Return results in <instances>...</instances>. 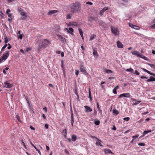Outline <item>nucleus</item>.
<instances>
[{"label":"nucleus","mask_w":155,"mask_h":155,"mask_svg":"<svg viewBox=\"0 0 155 155\" xmlns=\"http://www.w3.org/2000/svg\"><path fill=\"white\" fill-rule=\"evenodd\" d=\"M81 5L78 2L72 3L70 6V11L72 15L74 13H78L81 10Z\"/></svg>","instance_id":"obj_1"},{"label":"nucleus","mask_w":155,"mask_h":155,"mask_svg":"<svg viewBox=\"0 0 155 155\" xmlns=\"http://www.w3.org/2000/svg\"><path fill=\"white\" fill-rule=\"evenodd\" d=\"M132 100L133 101H136V102L134 103L133 104V105H137L139 103H140L141 102V101H137L136 100V99H133V98H132Z\"/></svg>","instance_id":"obj_18"},{"label":"nucleus","mask_w":155,"mask_h":155,"mask_svg":"<svg viewBox=\"0 0 155 155\" xmlns=\"http://www.w3.org/2000/svg\"><path fill=\"white\" fill-rule=\"evenodd\" d=\"M133 28L136 30H139L140 29V27L134 25V27Z\"/></svg>","instance_id":"obj_40"},{"label":"nucleus","mask_w":155,"mask_h":155,"mask_svg":"<svg viewBox=\"0 0 155 155\" xmlns=\"http://www.w3.org/2000/svg\"><path fill=\"white\" fill-rule=\"evenodd\" d=\"M131 53L132 54L137 55L138 57H140L141 54H140L139 52L136 51H134L133 52H131Z\"/></svg>","instance_id":"obj_13"},{"label":"nucleus","mask_w":155,"mask_h":155,"mask_svg":"<svg viewBox=\"0 0 155 155\" xmlns=\"http://www.w3.org/2000/svg\"><path fill=\"white\" fill-rule=\"evenodd\" d=\"M143 119H140V120H139L138 121V122L139 123H140L142 122L143 121Z\"/></svg>","instance_id":"obj_63"},{"label":"nucleus","mask_w":155,"mask_h":155,"mask_svg":"<svg viewBox=\"0 0 155 155\" xmlns=\"http://www.w3.org/2000/svg\"><path fill=\"white\" fill-rule=\"evenodd\" d=\"M113 93H114V94H117V92L116 89V88H114L113 91Z\"/></svg>","instance_id":"obj_44"},{"label":"nucleus","mask_w":155,"mask_h":155,"mask_svg":"<svg viewBox=\"0 0 155 155\" xmlns=\"http://www.w3.org/2000/svg\"><path fill=\"white\" fill-rule=\"evenodd\" d=\"M113 113L116 115H117L119 114V112L116 109H114L113 110Z\"/></svg>","instance_id":"obj_27"},{"label":"nucleus","mask_w":155,"mask_h":155,"mask_svg":"<svg viewBox=\"0 0 155 155\" xmlns=\"http://www.w3.org/2000/svg\"><path fill=\"white\" fill-rule=\"evenodd\" d=\"M108 9L107 7H105L104 8L100 11V15H102L104 12Z\"/></svg>","instance_id":"obj_11"},{"label":"nucleus","mask_w":155,"mask_h":155,"mask_svg":"<svg viewBox=\"0 0 155 155\" xmlns=\"http://www.w3.org/2000/svg\"><path fill=\"white\" fill-rule=\"evenodd\" d=\"M64 152H65V153L67 154H69V152L68 151V150L66 149H64Z\"/></svg>","instance_id":"obj_47"},{"label":"nucleus","mask_w":155,"mask_h":155,"mask_svg":"<svg viewBox=\"0 0 155 155\" xmlns=\"http://www.w3.org/2000/svg\"><path fill=\"white\" fill-rule=\"evenodd\" d=\"M80 70L83 74L85 75H87L88 73L86 71V68L85 67L83 63H81L80 65Z\"/></svg>","instance_id":"obj_3"},{"label":"nucleus","mask_w":155,"mask_h":155,"mask_svg":"<svg viewBox=\"0 0 155 155\" xmlns=\"http://www.w3.org/2000/svg\"><path fill=\"white\" fill-rule=\"evenodd\" d=\"M97 114V111L96 110H95L94 112V115H96Z\"/></svg>","instance_id":"obj_64"},{"label":"nucleus","mask_w":155,"mask_h":155,"mask_svg":"<svg viewBox=\"0 0 155 155\" xmlns=\"http://www.w3.org/2000/svg\"><path fill=\"white\" fill-rule=\"evenodd\" d=\"M95 124L96 125H99L100 123V121L99 120H96L94 122Z\"/></svg>","instance_id":"obj_34"},{"label":"nucleus","mask_w":155,"mask_h":155,"mask_svg":"<svg viewBox=\"0 0 155 155\" xmlns=\"http://www.w3.org/2000/svg\"><path fill=\"white\" fill-rule=\"evenodd\" d=\"M20 14L21 15L23 16H25L26 15L25 13V12H24V11H23V12H21L20 13Z\"/></svg>","instance_id":"obj_43"},{"label":"nucleus","mask_w":155,"mask_h":155,"mask_svg":"<svg viewBox=\"0 0 155 155\" xmlns=\"http://www.w3.org/2000/svg\"><path fill=\"white\" fill-rule=\"evenodd\" d=\"M16 117L17 118V119L20 122H21V120L20 119V117L19 115H17Z\"/></svg>","instance_id":"obj_41"},{"label":"nucleus","mask_w":155,"mask_h":155,"mask_svg":"<svg viewBox=\"0 0 155 155\" xmlns=\"http://www.w3.org/2000/svg\"><path fill=\"white\" fill-rule=\"evenodd\" d=\"M77 137L76 135H73L71 136V140L73 141H75L77 139Z\"/></svg>","instance_id":"obj_20"},{"label":"nucleus","mask_w":155,"mask_h":155,"mask_svg":"<svg viewBox=\"0 0 155 155\" xmlns=\"http://www.w3.org/2000/svg\"><path fill=\"white\" fill-rule=\"evenodd\" d=\"M24 17H21V19L22 20H25L26 19V18L27 17V15H26L25 16H24Z\"/></svg>","instance_id":"obj_36"},{"label":"nucleus","mask_w":155,"mask_h":155,"mask_svg":"<svg viewBox=\"0 0 155 155\" xmlns=\"http://www.w3.org/2000/svg\"><path fill=\"white\" fill-rule=\"evenodd\" d=\"M140 78L141 79H143V78L147 79L148 78L147 77H145V76H141V77H140Z\"/></svg>","instance_id":"obj_56"},{"label":"nucleus","mask_w":155,"mask_h":155,"mask_svg":"<svg viewBox=\"0 0 155 155\" xmlns=\"http://www.w3.org/2000/svg\"><path fill=\"white\" fill-rule=\"evenodd\" d=\"M9 51H7L5 54H3V56L1 57L2 59H3V60L5 61L8 58L9 56Z\"/></svg>","instance_id":"obj_7"},{"label":"nucleus","mask_w":155,"mask_h":155,"mask_svg":"<svg viewBox=\"0 0 155 155\" xmlns=\"http://www.w3.org/2000/svg\"><path fill=\"white\" fill-rule=\"evenodd\" d=\"M8 49H10L11 48V47L10 44H8Z\"/></svg>","instance_id":"obj_61"},{"label":"nucleus","mask_w":155,"mask_h":155,"mask_svg":"<svg viewBox=\"0 0 155 155\" xmlns=\"http://www.w3.org/2000/svg\"><path fill=\"white\" fill-rule=\"evenodd\" d=\"M151 132V130H147V131H144L143 132V134H144L145 135H146V134L148 133H150V132Z\"/></svg>","instance_id":"obj_32"},{"label":"nucleus","mask_w":155,"mask_h":155,"mask_svg":"<svg viewBox=\"0 0 155 155\" xmlns=\"http://www.w3.org/2000/svg\"><path fill=\"white\" fill-rule=\"evenodd\" d=\"M73 31H74V29L72 28H69L68 30V31H67L68 32L70 33H71V35L73 34V33L72 32H73Z\"/></svg>","instance_id":"obj_24"},{"label":"nucleus","mask_w":155,"mask_h":155,"mask_svg":"<svg viewBox=\"0 0 155 155\" xmlns=\"http://www.w3.org/2000/svg\"><path fill=\"white\" fill-rule=\"evenodd\" d=\"M126 71H129L133 74H134V70L131 68L127 69Z\"/></svg>","instance_id":"obj_25"},{"label":"nucleus","mask_w":155,"mask_h":155,"mask_svg":"<svg viewBox=\"0 0 155 155\" xmlns=\"http://www.w3.org/2000/svg\"><path fill=\"white\" fill-rule=\"evenodd\" d=\"M147 64L150 66L151 68L155 69V66L153 64H150L149 63H147Z\"/></svg>","instance_id":"obj_28"},{"label":"nucleus","mask_w":155,"mask_h":155,"mask_svg":"<svg viewBox=\"0 0 155 155\" xmlns=\"http://www.w3.org/2000/svg\"><path fill=\"white\" fill-rule=\"evenodd\" d=\"M86 4L90 5H93V3L90 2H86Z\"/></svg>","instance_id":"obj_54"},{"label":"nucleus","mask_w":155,"mask_h":155,"mask_svg":"<svg viewBox=\"0 0 155 155\" xmlns=\"http://www.w3.org/2000/svg\"><path fill=\"white\" fill-rule=\"evenodd\" d=\"M5 44H6L8 42V38L7 37L5 38Z\"/></svg>","instance_id":"obj_45"},{"label":"nucleus","mask_w":155,"mask_h":155,"mask_svg":"<svg viewBox=\"0 0 155 155\" xmlns=\"http://www.w3.org/2000/svg\"><path fill=\"white\" fill-rule=\"evenodd\" d=\"M71 18V16L69 14H68L66 16L67 19H70Z\"/></svg>","instance_id":"obj_42"},{"label":"nucleus","mask_w":155,"mask_h":155,"mask_svg":"<svg viewBox=\"0 0 155 155\" xmlns=\"http://www.w3.org/2000/svg\"><path fill=\"white\" fill-rule=\"evenodd\" d=\"M111 31L112 33L114 34L115 35H117L119 34V32L118 29L117 27H114L112 26L111 27Z\"/></svg>","instance_id":"obj_4"},{"label":"nucleus","mask_w":155,"mask_h":155,"mask_svg":"<svg viewBox=\"0 0 155 155\" xmlns=\"http://www.w3.org/2000/svg\"><path fill=\"white\" fill-rule=\"evenodd\" d=\"M70 24L72 26H76L78 25V23L76 22H70Z\"/></svg>","instance_id":"obj_26"},{"label":"nucleus","mask_w":155,"mask_h":155,"mask_svg":"<svg viewBox=\"0 0 155 155\" xmlns=\"http://www.w3.org/2000/svg\"><path fill=\"white\" fill-rule=\"evenodd\" d=\"M43 110H45V112H47V108L46 107H45L43 108Z\"/></svg>","instance_id":"obj_60"},{"label":"nucleus","mask_w":155,"mask_h":155,"mask_svg":"<svg viewBox=\"0 0 155 155\" xmlns=\"http://www.w3.org/2000/svg\"><path fill=\"white\" fill-rule=\"evenodd\" d=\"M129 26L131 27V28H133L134 27V25L131 24L129 23Z\"/></svg>","instance_id":"obj_46"},{"label":"nucleus","mask_w":155,"mask_h":155,"mask_svg":"<svg viewBox=\"0 0 155 155\" xmlns=\"http://www.w3.org/2000/svg\"><path fill=\"white\" fill-rule=\"evenodd\" d=\"M93 54L94 57H95L96 58H97L98 56V54L97 51L96 50L94 49L93 50Z\"/></svg>","instance_id":"obj_21"},{"label":"nucleus","mask_w":155,"mask_h":155,"mask_svg":"<svg viewBox=\"0 0 155 155\" xmlns=\"http://www.w3.org/2000/svg\"><path fill=\"white\" fill-rule=\"evenodd\" d=\"M97 19V17H94V16H91L90 18V21H92V20H96Z\"/></svg>","instance_id":"obj_19"},{"label":"nucleus","mask_w":155,"mask_h":155,"mask_svg":"<svg viewBox=\"0 0 155 155\" xmlns=\"http://www.w3.org/2000/svg\"><path fill=\"white\" fill-rule=\"evenodd\" d=\"M117 46L118 48H123V45L119 41H117Z\"/></svg>","instance_id":"obj_12"},{"label":"nucleus","mask_w":155,"mask_h":155,"mask_svg":"<svg viewBox=\"0 0 155 155\" xmlns=\"http://www.w3.org/2000/svg\"><path fill=\"white\" fill-rule=\"evenodd\" d=\"M130 118L129 117H124V120H126V121H128L129 120Z\"/></svg>","instance_id":"obj_39"},{"label":"nucleus","mask_w":155,"mask_h":155,"mask_svg":"<svg viewBox=\"0 0 155 155\" xmlns=\"http://www.w3.org/2000/svg\"><path fill=\"white\" fill-rule=\"evenodd\" d=\"M104 153H111L113 154V153L111 152V150L108 149H105L104 150Z\"/></svg>","instance_id":"obj_14"},{"label":"nucleus","mask_w":155,"mask_h":155,"mask_svg":"<svg viewBox=\"0 0 155 155\" xmlns=\"http://www.w3.org/2000/svg\"><path fill=\"white\" fill-rule=\"evenodd\" d=\"M139 135L138 134H136L135 136H132V138L134 139H136L138 137Z\"/></svg>","instance_id":"obj_38"},{"label":"nucleus","mask_w":155,"mask_h":155,"mask_svg":"<svg viewBox=\"0 0 155 155\" xmlns=\"http://www.w3.org/2000/svg\"><path fill=\"white\" fill-rule=\"evenodd\" d=\"M18 37L19 38L21 39L22 38V35L20 34L19 36H18Z\"/></svg>","instance_id":"obj_52"},{"label":"nucleus","mask_w":155,"mask_h":155,"mask_svg":"<svg viewBox=\"0 0 155 155\" xmlns=\"http://www.w3.org/2000/svg\"><path fill=\"white\" fill-rule=\"evenodd\" d=\"M57 37L58 39L61 41L62 43H66V40L65 38H63V37L60 35H57Z\"/></svg>","instance_id":"obj_5"},{"label":"nucleus","mask_w":155,"mask_h":155,"mask_svg":"<svg viewBox=\"0 0 155 155\" xmlns=\"http://www.w3.org/2000/svg\"><path fill=\"white\" fill-rule=\"evenodd\" d=\"M138 145L141 146H144L145 145L144 143H138Z\"/></svg>","instance_id":"obj_35"},{"label":"nucleus","mask_w":155,"mask_h":155,"mask_svg":"<svg viewBox=\"0 0 155 155\" xmlns=\"http://www.w3.org/2000/svg\"><path fill=\"white\" fill-rule=\"evenodd\" d=\"M58 11L56 10H51L49 11L47 15H50L54 14L58 12Z\"/></svg>","instance_id":"obj_10"},{"label":"nucleus","mask_w":155,"mask_h":155,"mask_svg":"<svg viewBox=\"0 0 155 155\" xmlns=\"http://www.w3.org/2000/svg\"><path fill=\"white\" fill-rule=\"evenodd\" d=\"M112 71L110 70L107 69L106 70V72L107 73H111Z\"/></svg>","instance_id":"obj_57"},{"label":"nucleus","mask_w":155,"mask_h":155,"mask_svg":"<svg viewBox=\"0 0 155 155\" xmlns=\"http://www.w3.org/2000/svg\"><path fill=\"white\" fill-rule=\"evenodd\" d=\"M150 78L151 79V81H155V78L152 76H150Z\"/></svg>","instance_id":"obj_37"},{"label":"nucleus","mask_w":155,"mask_h":155,"mask_svg":"<svg viewBox=\"0 0 155 155\" xmlns=\"http://www.w3.org/2000/svg\"><path fill=\"white\" fill-rule=\"evenodd\" d=\"M49 43V41L47 39H44L41 43H40L38 49V51L39 52L42 49L47 47Z\"/></svg>","instance_id":"obj_2"},{"label":"nucleus","mask_w":155,"mask_h":155,"mask_svg":"<svg viewBox=\"0 0 155 155\" xmlns=\"http://www.w3.org/2000/svg\"><path fill=\"white\" fill-rule=\"evenodd\" d=\"M111 129L112 130H116V127L114 125H113V127H112Z\"/></svg>","instance_id":"obj_53"},{"label":"nucleus","mask_w":155,"mask_h":155,"mask_svg":"<svg viewBox=\"0 0 155 155\" xmlns=\"http://www.w3.org/2000/svg\"><path fill=\"white\" fill-rule=\"evenodd\" d=\"M30 128L31 129V130H35V128L34 127H33L32 126H30Z\"/></svg>","instance_id":"obj_62"},{"label":"nucleus","mask_w":155,"mask_h":155,"mask_svg":"<svg viewBox=\"0 0 155 155\" xmlns=\"http://www.w3.org/2000/svg\"><path fill=\"white\" fill-rule=\"evenodd\" d=\"M7 45H8L6 44H5V45L3 46V47L2 48L1 51L0 52V53L5 50V49L6 48L7 46Z\"/></svg>","instance_id":"obj_30"},{"label":"nucleus","mask_w":155,"mask_h":155,"mask_svg":"<svg viewBox=\"0 0 155 155\" xmlns=\"http://www.w3.org/2000/svg\"><path fill=\"white\" fill-rule=\"evenodd\" d=\"M140 55V56L139 58H142L143 59H144V60H146V61H147L148 60V58H147V57L144 56L142 54H141Z\"/></svg>","instance_id":"obj_22"},{"label":"nucleus","mask_w":155,"mask_h":155,"mask_svg":"<svg viewBox=\"0 0 155 155\" xmlns=\"http://www.w3.org/2000/svg\"><path fill=\"white\" fill-rule=\"evenodd\" d=\"M97 106L98 110V111L99 112V113L101 115L102 114V110H101L100 109L99 106V103L98 102L97 103Z\"/></svg>","instance_id":"obj_17"},{"label":"nucleus","mask_w":155,"mask_h":155,"mask_svg":"<svg viewBox=\"0 0 155 155\" xmlns=\"http://www.w3.org/2000/svg\"><path fill=\"white\" fill-rule=\"evenodd\" d=\"M96 144L97 145H101V143L99 141L97 142L96 143Z\"/></svg>","instance_id":"obj_59"},{"label":"nucleus","mask_w":155,"mask_h":155,"mask_svg":"<svg viewBox=\"0 0 155 155\" xmlns=\"http://www.w3.org/2000/svg\"><path fill=\"white\" fill-rule=\"evenodd\" d=\"M71 124L72 126H73V124L74 122V120L73 116V110L71 106Z\"/></svg>","instance_id":"obj_8"},{"label":"nucleus","mask_w":155,"mask_h":155,"mask_svg":"<svg viewBox=\"0 0 155 155\" xmlns=\"http://www.w3.org/2000/svg\"><path fill=\"white\" fill-rule=\"evenodd\" d=\"M30 143L32 146L38 152V153L41 155V153L39 150L32 143L31 141H30Z\"/></svg>","instance_id":"obj_15"},{"label":"nucleus","mask_w":155,"mask_h":155,"mask_svg":"<svg viewBox=\"0 0 155 155\" xmlns=\"http://www.w3.org/2000/svg\"><path fill=\"white\" fill-rule=\"evenodd\" d=\"M79 71L78 70L75 71V74L76 75H78Z\"/></svg>","instance_id":"obj_55"},{"label":"nucleus","mask_w":155,"mask_h":155,"mask_svg":"<svg viewBox=\"0 0 155 155\" xmlns=\"http://www.w3.org/2000/svg\"><path fill=\"white\" fill-rule=\"evenodd\" d=\"M17 10L18 12L20 13L23 11V9H22V8L20 7L18 8Z\"/></svg>","instance_id":"obj_31"},{"label":"nucleus","mask_w":155,"mask_h":155,"mask_svg":"<svg viewBox=\"0 0 155 155\" xmlns=\"http://www.w3.org/2000/svg\"><path fill=\"white\" fill-rule=\"evenodd\" d=\"M150 28L152 29L155 28V24H153L150 26Z\"/></svg>","instance_id":"obj_49"},{"label":"nucleus","mask_w":155,"mask_h":155,"mask_svg":"<svg viewBox=\"0 0 155 155\" xmlns=\"http://www.w3.org/2000/svg\"><path fill=\"white\" fill-rule=\"evenodd\" d=\"M86 110V112H91L92 111V109L89 107L87 106H84Z\"/></svg>","instance_id":"obj_16"},{"label":"nucleus","mask_w":155,"mask_h":155,"mask_svg":"<svg viewBox=\"0 0 155 155\" xmlns=\"http://www.w3.org/2000/svg\"><path fill=\"white\" fill-rule=\"evenodd\" d=\"M11 11L9 9H8L6 11V14L8 15V14H9V12H10Z\"/></svg>","instance_id":"obj_50"},{"label":"nucleus","mask_w":155,"mask_h":155,"mask_svg":"<svg viewBox=\"0 0 155 155\" xmlns=\"http://www.w3.org/2000/svg\"><path fill=\"white\" fill-rule=\"evenodd\" d=\"M88 97L90 98L91 101L92 100V97L91 96V93L90 91V88H89V95Z\"/></svg>","instance_id":"obj_29"},{"label":"nucleus","mask_w":155,"mask_h":155,"mask_svg":"<svg viewBox=\"0 0 155 155\" xmlns=\"http://www.w3.org/2000/svg\"><path fill=\"white\" fill-rule=\"evenodd\" d=\"M4 84L5 85L4 87L7 88H10L12 87V85L8 82V81L5 82Z\"/></svg>","instance_id":"obj_9"},{"label":"nucleus","mask_w":155,"mask_h":155,"mask_svg":"<svg viewBox=\"0 0 155 155\" xmlns=\"http://www.w3.org/2000/svg\"><path fill=\"white\" fill-rule=\"evenodd\" d=\"M49 125L48 124H46L45 125V128L47 129L48 128Z\"/></svg>","instance_id":"obj_51"},{"label":"nucleus","mask_w":155,"mask_h":155,"mask_svg":"<svg viewBox=\"0 0 155 155\" xmlns=\"http://www.w3.org/2000/svg\"><path fill=\"white\" fill-rule=\"evenodd\" d=\"M148 113H149V112H148V111L145 112H144L143 113H142V115H145V114H148Z\"/></svg>","instance_id":"obj_58"},{"label":"nucleus","mask_w":155,"mask_h":155,"mask_svg":"<svg viewBox=\"0 0 155 155\" xmlns=\"http://www.w3.org/2000/svg\"><path fill=\"white\" fill-rule=\"evenodd\" d=\"M130 96L131 95L129 93H124L120 94L118 97V99H119L120 98L123 97L129 98L130 97Z\"/></svg>","instance_id":"obj_6"},{"label":"nucleus","mask_w":155,"mask_h":155,"mask_svg":"<svg viewBox=\"0 0 155 155\" xmlns=\"http://www.w3.org/2000/svg\"><path fill=\"white\" fill-rule=\"evenodd\" d=\"M78 30L79 32V33L82 39L83 38V32L81 30V29L80 28H78Z\"/></svg>","instance_id":"obj_23"},{"label":"nucleus","mask_w":155,"mask_h":155,"mask_svg":"<svg viewBox=\"0 0 155 155\" xmlns=\"http://www.w3.org/2000/svg\"><path fill=\"white\" fill-rule=\"evenodd\" d=\"M96 37V35H91L90 37V40H92Z\"/></svg>","instance_id":"obj_33"},{"label":"nucleus","mask_w":155,"mask_h":155,"mask_svg":"<svg viewBox=\"0 0 155 155\" xmlns=\"http://www.w3.org/2000/svg\"><path fill=\"white\" fill-rule=\"evenodd\" d=\"M134 74H135L136 75H139L140 74L137 70H135V71Z\"/></svg>","instance_id":"obj_48"}]
</instances>
